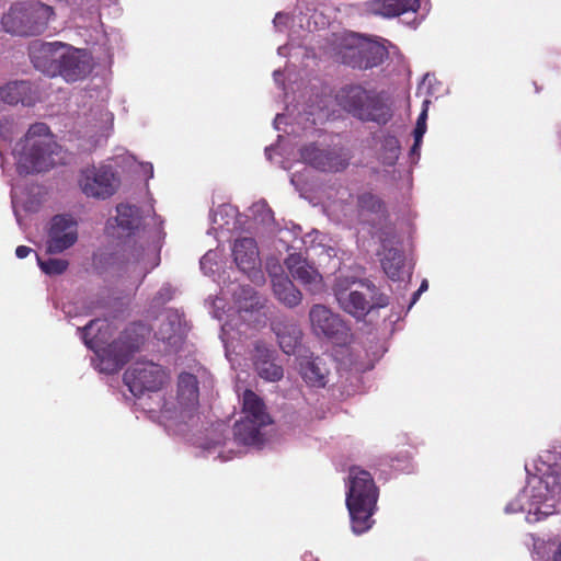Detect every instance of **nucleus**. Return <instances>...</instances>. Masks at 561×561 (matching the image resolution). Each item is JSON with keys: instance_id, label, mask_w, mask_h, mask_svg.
<instances>
[{"instance_id": "393cba45", "label": "nucleus", "mask_w": 561, "mask_h": 561, "mask_svg": "<svg viewBox=\"0 0 561 561\" xmlns=\"http://www.w3.org/2000/svg\"><path fill=\"white\" fill-rule=\"evenodd\" d=\"M0 99L8 104L21 102L24 105L33 103L32 87L26 81H14L0 89Z\"/></svg>"}, {"instance_id": "4c0bfd02", "label": "nucleus", "mask_w": 561, "mask_h": 561, "mask_svg": "<svg viewBox=\"0 0 561 561\" xmlns=\"http://www.w3.org/2000/svg\"><path fill=\"white\" fill-rule=\"evenodd\" d=\"M225 444H226V443H225V440H224V439H221V438H220V439H210V440H208V442L205 444L204 448L207 450V453H208L209 455H211V454H216V453H217V457H218V458H221V459H224V460H227V459H229L230 457H229V456H224L222 451L220 450V447H221L222 445H225Z\"/></svg>"}, {"instance_id": "bb28decb", "label": "nucleus", "mask_w": 561, "mask_h": 561, "mask_svg": "<svg viewBox=\"0 0 561 561\" xmlns=\"http://www.w3.org/2000/svg\"><path fill=\"white\" fill-rule=\"evenodd\" d=\"M263 427L256 426L252 420L241 417L234 424V438L244 445H259L263 440Z\"/></svg>"}, {"instance_id": "b1692460", "label": "nucleus", "mask_w": 561, "mask_h": 561, "mask_svg": "<svg viewBox=\"0 0 561 561\" xmlns=\"http://www.w3.org/2000/svg\"><path fill=\"white\" fill-rule=\"evenodd\" d=\"M421 8V0H375L373 12L385 18H394L407 12H416Z\"/></svg>"}, {"instance_id": "7ed1b4c3", "label": "nucleus", "mask_w": 561, "mask_h": 561, "mask_svg": "<svg viewBox=\"0 0 561 561\" xmlns=\"http://www.w3.org/2000/svg\"><path fill=\"white\" fill-rule=\"evenodd\" d=\"M20 174L46 172L61 161L60 147L43 123L32 125L13 149Z\"/></svg>"}, {"instance_id": "de8ad7c7", "label": "nucleus", "mask_w": 561, "mask_h": 561, "mask_svg": "<svg viewBox=\"0 0 561 561\" xmlns=\"http://www.w3.org/2000/svg\"><path fill=\"white\" fill-rule=\"evenodd\" d=\"M145 173L148 174L149 178H152L153 175V167L151 163H145L141 165Z\"/></svg>"}, {"instance_id": "4be33fe9", "label": "nucleus", "mask_w": 561, "mask_h": 561, "mask_svg": "<svg viewBox=\"0 0 561 561\" xmlns=\"http://www.w3.org/2000/svg\"><path fill=\"white\" fill-rule=\"evenodd\" d=\"M272 329L283 352L286 354L294 353L301 337L299 327L293 321L277 320L273 323Z\"/></svg>"}, {"instance_id": "39448f33", "label": "nucleus", "mask_w": 561, "mask_h": 561, "mask_svg": "<svg viewBox=\"0 0 561 561\" xmlns=\"http://www.w3.org/2000/svg\"><path fill=\"white\" fill-rule=\"evenodd\" d=\"M346 506L350 512L352 529L359 535L371 525L378 493L374 479L368 471L352 468L346 483Z\"/></svg>"}, {"instance_id": "0eeeda50", "label": "nucleus", "mask_w": 561, "mask_h": 561, "mask_svg": "<svg viewBox=\"0 0 561 561\" xmlns=\"http://www.w3.org/2000/svg\"><path fill=\"white\" fill-rule=\"evenodd\" d=\"M337 101L344 110L362 121L386 124L391 117L389 107L362 87L343 89L337 95Z\"/></svg>"}, {"instance_id": "c85d7f7f", "label": "nucleus", "mask_w": 561, "mask_h": 561, "mask_svg": "<svg viewBox=\"0 0 561 561\" xmlns=\"http://www.w3.org/2000/svg\"><path fill=\"white\" fill-rule=\"evenodd\" d=\"M165 320L167 321L163 320V322H161V325L157 333L158 339H160L171 345H175L181 340L180 318L175 313H170V314L165 316Z\"/></svg>"}, {"instance_id": "cd10ccee", "label": "nucleus", "mask_w": 561, "mask_h": 561, "mask_svg": "<svg viewBox=\"0 0 561 561\" xmlns=\"http://www.w3.org/2000/svg\"><path fill=\"white\" fill-rule=\"evenodd\" d=\"M356 50L364 60L358 64L359 67L371 68L381 64L387 56V50L382 45L370 43L363 45L360 48H352Z\"/></svg>"}, {"instance_id": "a878e982", "label": "nucleus", "mask_w": 561, "mask_h": 561, "mask_svg": "<svg viewBox=\"0 0 561 561\" xmlns=\"http://www.w3.org/2000/svg\"><path fill=\"white\" fill-rule=\"evenodd\" d=\"M157 264L156 252L153 250H142L141 254L128 262L126 267L129 273L128 277L135 282H140Z\"/></svg>"}, {"instance_id": "72a5a7b5", "label": "nucleus", "mask_w": 561, "mask_h": 561, "mask_svg": "<svg viewBox=\"0 0 561 561\" xmlns=\"http://www.w3.org/2000/svg\"><path fill=\"white\" fill-rule=\"evenodd\" d=\"M250 211L254 219L261 224L267 225L273 221V213L264 201L254 203Z\"/></svg>"}, {"instance_id": "9d476101", "label": "nucleus", "mask_w": 561, "mask_h": 561, "mask_svg": "<svg viewBox=\"0 0 561 561\" xmlns=\"http://www.w3.org/2000/svg\"><path fill=\"white\" fill-rule=\"evenodd\" d=\"M121 181L112 167L106 164L90 165L82 169L79 176V186L88 197L106 199L113 196Z\"/></svg>"}, {"instance_id": "6ab92c4d", "label": "nucleus", "mask_w": 561, "mask_h": 561, "mask_svg": "<svg viewBox=\"0 0 561 561\" xmlns=\"http://www.w3.org/2000/svg\"><path fill=\"white\" fill-rule=\"evenodd\" d=\"M299 374L313 388H323L329 381L330 368L320 357H304L299 362Z\"/></svg>"}, {"instance_id": "4d7b16f0", "label": "nucleus", "mask_w": 561, "mask_h": 561, "mask_svg": "<svg viewBox=\"0 0 561 561\" xmlns=\"http://www.w3.org/2000/svg\"><path fill=\"white\" fill-rule=\"evenodd\" d=\"M2 135H3V131H2V128H0V136H2Z\"/></svg>"}, {"instance_id": "37998d69", "label": "nucleus", "mask_w": 561, "mask_h": 561, "mask_svg": "<svg viewBox=\"0 0 561 561\" xmlns=\"http://www.w3.org/2000/svg\"><path fill=\"white\" fill-rule=\"evenodd\" d=\"M39 205V201L23 202V208L27 211H35Z\"/></svg>"}, {"instance_id": "49530a36", "label": "nucleus", "mask_w": 561, "mask_h": 561, "mask_svg": "<svg viewBox=\"0 0 561 561\" xmlns=\"http://www.w3.org/2000/svg\"><path fill=\"white\" fill-rule=\"evenodd\" d=\"M20 201L18 198V195L15 192H12V204H13V208H14V213H15V216H16V219H18V222L21 224L20 221V217H19V214H18V205H19Z\"/></svg>"}, {"instance_id": "5701e85b", "label": "nucleus", "mask_w": 561, "mask_h": 561, "mask_svg": "<svg viewBox=\"0 0 561 561\" xmlns=\"http://www.w3.org/2000/svg\"><path fill=\"white\" fill-rule=\"evenodd\" d=\"M242 417L252 420L256 426H266L271 423L263 401L251 390H245L242 394Z\"/></svg>"}, {"instance_id": "f03ea898", "label": "nucleus", "mask_w": 561, "mask_h": 561, "mask_svg": "<svg viewBox=\"0 0 561 561\" xmlns=\"http://www.w3.org/2000/svg\"><path fill=\"white\" fill-rule=\"evenodd\" d=\"M30 56L35 68L68 82L85 78L93 68L91 55L85 49L75 48L60 42L34 43Z\"/></svg>"}, {"instance_id": "ddd939ff", "label": "nucleus", "mask_w": 561, "mask_h": 561, "mask_svg": "<svg viewBox=\"0 0 561 561\" xmlns=\"http://www.w3.org/2000/svg\"><path fill=\"white\" fill-rule=\"evenodd\" d=\"M232 254L238 268L255 284L264 283L256 243L251 238L236 240Z\"/></svg>"}, {"instance_id": "58836bf2", "label": "nucleus", "mask_w": 561, "mask_h": 561, "mask_svg": "<svg viewBox=\"0 0 561 561\" xmlns=\"http://www.w3.org/2000/svg\"><path fill=\"white\" fill-rule=\"evenodd\" d=\"M289 19H290V18H289V15H287V14H284V13H277V14L275 15V18H274V21H273L274 26H275L277 30L282 31L284 27H286V26H287V24H288V22H289Z\"/></svg>"}, {"instance_id": "c03bdc74", "label": "nucleus", "mask_w": 561, "mask_h": 561, "mask_svg": "<svg viewBox=\"0 0 561 561\" xmlns=\"http://www.w3.org/2000/svg\"><path fill=\"white\" fill-rule=\"evenodd\" d=\"M427 288H428V283H427V280H426V279H424V280L421 283V286H420L419 290H417L416 293H414L412 304H414V302L416 301V299L419 298V296H420L423 291L427 290Z\"/></svg>"}, {"instance_id": "2eb2a0df", "label": "nucleus", "mask_w": 561, "mask_h": 561, "mask_svg": "<svg viewBox=\"0 0 561 561\" xmlns=\"http://www.w3.org/2000/svg\"><path fill=\"white\" fill-rule=\"evenodd\" d=\"M252 363L259 377L265 381L276 382L284 376L283 367L275 362L274 351L263 342H255Z\"/></svg>"}, {"instance_id": "f257e3e1", "label": "nucleus", "mask_w": 561, "mask_h": 561, "mask_svg": "<svg viewBox=\"0 0 561 561\" xmlns=\"http://www.w3.org/2000/svg\"><path fill=\"white\" fill-rule=\"evenodd\" d=\"M108 329L105 320H92L83 328L82 339L98 357L95 367L102 373L113 374L124 365L128 355L142 344L147 329L141 324L134 325L117 341L106 345Z\"/></svg>"}, {"instance_id": "a211bd4d", "label": "nucleus", "mask_w": 561, "mask_h": 561, "mask_svg": "<svg viewBox=\"0 0 561 561\" xmlns=\"http://www.w3.org/2000/svg\"><path fill=\"white\" fill-rule=\"evenodd\" d=\"M291 276L305 285L310 291H319L322 287V277L304 257L291 254L286 260Z\"/></svg>"}, {"instance_id": "864d4df0", "label": "nucleus", "mask_w": 561, "mask_h": 561, "mask_svg": "<svg viewBox=\"0 0 561 561\" xmlns=\"http://www.w3.org/2000/svg\"><path fill=\"white\" fill-rule=\"evenodd\" d=\"M280 76H282V72L279 70L274 71L273 77H274L275 82H277V83L279 82Z\"/></svg>"}, {"instance_id": "6e6d98bb", "label": "nucleus", "mask_w": 561, "mask_h": 561, "mask_svg": "<svg viewBox=\"0 0 561 561\" xmlns=\"http://www.w3.org/2000/svg\"><path fill=\"white\" fill-rule=\"evenodd\" d=\"M214 316H215V318H217V319L221 320V316H220V314H218L217 312H215V313H214Z\"/></svg>"}, {"instance_id": "1a4fd4ad", "label": "nucleus", "mask_w": 561, "mask_h": 561, "mask_svg": "<svg viewBox=\"0 0 561 561\" xmlns=\"http://www.w3.org/2000/svg\"><path fill=\"white\" fill-rule=\"evenodd\" d=\"M124 380L135 397L158 392L168 381L165 370L150 360L134 363L124 374Z\"/></svg>"}, {"instance_id": "473e14b6", "label": "nucleus", "mask_w": 561, "mask_h": 561, "mask_svg": "<svg viewBox=\"0 0 561 561\" xmlns=\"http://www.w3.org/2000/svg\"><path fill=\"white\" fill-rule=\"evenodd\" d=\"M383 153L382 159L383 162L391 165L396 162L399 157V141L394 137H387L382 145Z\"/></svg>"}, {"instance_id": "8fccbe9b", "label": "nucleus", "mask_w": 561, "mask_h": 561, "mask_svg": "<svg viewBox=\"0 0 561 561\" xmlns=\"http://www.w3.org/2000/svg\"><path fill=\"white\" fill-rule=\"evenodd\" d=\"M283 121H284V116L278 114L274 121V125H275L276 129H279V125H280V123H283Z\"/></svg>"}, {"instance_id": "dca6fc26", "label": "nucleus", "mask_w": 561, "mask_h": 561, "mask_svg": "<svg viewBox=\"0 0 561 561\" xmlns=\"http://www.w3.org/2000/svg\"><path fill=\"white\" fill-rule=\"evenodd\" d=\"M309 319L317 335L334 337L346 330L342 319L323 305H314L310 309Z\"/></svg>"}, {"instance_id": "c9c22d12", "label": "nucleus", "mask_w": 561, "mask_h": 561, "mask_svg": "<svg viewBox=\"0 0 561 561\" xmlns=\"http://www.w3.org/2000/svg\"><path fill=\"white\" fill-rule=\"evenodd\" d=\"M357 204L363 210L378 211L381 208L380 201L373 194L366 193L357 198Z\"/></svg>"}, {"instance_id": "a19ab883", "label": "nucleus", "mask_w": 561, "mask_h": 561, "mask_svg": "<svg viewBox=\"0 0 561 561\" xmlns=\"http://www.w3.org/2000/svg\"><path fill=\"white\" fill-rule=\"evenodd\" d=\"M311 250H312L316 254L325 252V253H327V255H328L329 257H331V256H335V255H336L335 250H334L333 248H331V247H329L328 249H324L323 247H321V245L319 244V245H312V247H311Z\"/></svg>"}, {"instance_id": "9b49d317", "label": "nucleus", "mask_w": 561, "mask_h": 561, "mask_svg": "<svg viewBox=\"0 0 561 561\" xmlns=\"http://www.w3.org/2000/svg\"><path fill=\"white\" fill-rule=\"evenodd\" d=\"M237 302L238 313L230 314V319L227 320L221 327V340L227 352L229 350V345H231L234 340L240 339L241 335L247 333V325L240 321L249 320L252 318L254 312H257L256 307L259 305V300L251 287L241 288L240 294L237 296Z\"/></svg>"}, {"instance_id": "ea45409f", "label": "nucleus", "mask_w": 561, "mask_h": 561, "mask_svg": "<svg viewBox=\"0 0 561 561\" xmlns=\"http://www.w3.org/2000/svg\"><path fill=\"white\" fill-rule=\"evenodd\" d=\"M156 299L158 300V304H164L165 301L171 299V288L169 286L162 287L159 290Z\"/></svg>"}, {"instance_id": "c756f323", "label": "nucleus", "mask_w": 561, "mask_h": 561, "mask_svg": "<svg viewBox=\"0 0 561 561\" xmlns=\"http://www.w3.org/2000/svg\"><path fill=\"white\" fill-rule=\"evenodd\" d=\"M116 222L117 226L126 232H130L139 226L140 218L139 211L135 206L128 204H119L116 208Z\"/></svg>"}, {"instance_id": "6e6552de", "label": "nucleus", "mask_w": 561, "mask_h": 561, "mask_svg": "<svg viewBox=\"0 0 561 561\" xmlns=\"http://www.w3.org/2000/svg\"><path fill=\"white\" fill-rule=\"evenodd\" d=\"M198 404V386L194 375L183 373L179 376L175 402L158 404V408L149 407V412H159L165 420L180 419L183 422L190 420Z\"/></svg>"}, {"instance_id": "7c9ffc66", "label": "nucleus", "mask_w": 561, "mask_h": 561, "mask_svg": "<svg viewBox=\"0 0 561 561\" xmlns=\"http://www.w3.org/2000/svg\"><path fill=\"white\" fill-rule=\"evenodd\" d=\"M34 34L41 33L54 14L53 8L43 3L27 5Z\"/></svg>"}, {"instance_id": "f704fd0d", "label": "nucleus", "mask_w": 561, "mask_h": 561, "mask_svg": "<svg viewBox=\"0 0 561 561\" xmlns=\"http://www.w3.org/2000/svg\"><path fill=\"white\" fill-rule=\"evenodd\" d=\"M37 260L41 270L48 275H59L64 273L68 266L67 261L61 259H49L47 261Z\"/></svg>"}, {"instance_id": "20e7f679", "label": "nucleus", "mask_w": 561, "mask_h": 561, "mask_svg": "<svg viewBox=\"0 0 561 561\" xmlns=\"http://www.w3.org/2000/svg\"><path fill=\"white\" fill-rule=\"evenodd\" d=\"M561 493V476L549 474L543 480L537 476L528 480L526 488L505 507L506 513L526 512L527 520L535 523L556 511V494Z\"/></svg>"}, {"instance_id": "603ef678", "label": "nucleus", "mask_w": 561, "mask_h": 561, "mask_svg": "<svg viewBox=\"0 0 561 561\" xmlns=\"http://www.w3.org/2000/svg\"><path fill=\"white\" fill-rule=\"evenodd\" d=\"M214 307L216 309H219L221 307H224V300L221 298H217L215 301H214Z\"/></svg>"}, {"instance_id": "a18cd8bd", "label": "nucleus", "mask_w": 561, "mask_h": 561, "mask_svg": "<svg viewBox=\"0 0 561 561\" xmlns=\"http://www.w3.org/2000/svg\"><path fill=\"white\" fill-rule=\"evenodd\" d=\"M233 209L230 206H224L220 207L219 210L215 214V222H217V217L222 215H229L232 214Z\"/></svg>"}, {"instance_id": "aec40b11", "label": "nucleus", "mask_w": 561, "mask_h": 561, "mask_svg": "<svg viewBox=\"0 0 561 561\" xmlns=\"http://www.w3.org/2000/svg\"><path fill=\"white\" fill-rule=\"evenodd\" d=\"M381 266L387 276L393 280H403L404 275L411 276L410 272L405 270L404 256L402 252L390 245L389 242L382 243Z\"/></svg>"}, {"instance_id": "423d86ee", "label": "nucleus", "mask_w": 561, "mask_h": 561, "mask_svg": "<svg viewBox=\"0 0 561 561\" xmlns=\"http://www.w3.org/2000/svg\"><path fill=\"white\" fill-rule=\"evenodd\" d=\"M334 295L340 307L357 319H363L373 308L388 305V297L378 294L373 283L348 276L336 279Z\"/></svg>"}, {"instance_id": "412c9836", "label": "nucleus", "mask_w": 561, "mask_h": 561, "mask_svg": "<svg viewBox=\"0 0 561 561\" xmlns=\"http://www.w3.org/2000/svg\"><path fill=\"white\" fill-rule=\"evenodd\" d=\"M2 25L8 33L16 35H34L27 7L14 5L3 15Z\"/></svg>"}, {"instance_id": "5fc2aeb1", "label": "nucleus", "mask_w": 561, "mask_h": 561, "mask_svg": "<svg viewBox=\"0 0 561 561\" xmlns=\"http://www.w3.org/2000/svg\"><path fill=\"white\" fill-rule=\"evenodd\" d=\"M285 50H286V47H285V46L279 47V48H278V54H279V55H284V54H285Z\"/></svg>"}, {"instance_id": "f3484780", "label": "nucleus", "mask_w": 561, "mask_h": 561, "mask_svg": "<svg viewBox=\"0 0 561 561\" xmlns=\"http://www.w3.org/2000/svg\"><path fill=\"white\" fill-rule=\"evenodd\" d=\"M282 267L277 264L267 263V271L272 279V287L276 298L288 307L297 306L301 301V294L297 290L291 280L279 274Z\"/></svg>"}, {"instance_id": "4468645a", "label": "nucleus", "mask_w": 561, "mask_h": 561, "mask_svg": "<svg viewBox=\"0 0 561 561\" xmlns=\"http://www.w3.org/2000/svg\"><path fill=\"white\" fill-rule=\"evenodd\" d=\"M77 238V222L68 216H55L49 229L47 251L60 253L73 245Z\"/></svg>"}, {"instance_id": "79ce46f5", "label": "nucleus", "mask_w": 561, "mask_h": 561, "mask_svg": "<svg viewBox=\"0 0 561 561\" xmlns=\"http://www.w3.org/2000/svg\"><path fill=\"white\" fill-rule=\"evenodd\" d=\"M32 252V249L25 245H19L15 250V255L19 259L26 257Z\"/></svg>"}, {"instance_id": "e433bc0d", "label": "nucleus", "mask_w": 561, "mask_h": 561, "mask_svg": "<svg viewBox=\"0 0 561 561\" xmlns=\"http://www.w3.org/2000/svg\"><path fill=\"white\" fill-rule=\"evenodd\" d=\"M218 253L216 251H208L201 260V268L205 275H210L215 272L214 265H217Z\"/></svg>"}, {"instance_id": "09e8293b", "label": "nucleus", "mask_w": 561, "mask_h": 561, "mask_svg": "<svg viewBox=\"0 0 561 561\" xmlns=\"http://www.w3.org/2000/svg\"><path fill=\"white\" fill-rule=\"evenodd\" d=\"M310 115L313 116V118H312L313 124H316L318 121H322L325 117V115L322 113L316 114L314 112H310Z\"/></svg>"}, {"instance_id": "2f4dec72", "label": "nucleus", "mask_w": 561, "mask_h": 561, "mask_svg": "<svg viewBox=\"0 0 561 561\" xmlns=\"http://www.w3.org/2000/svg\"><path fill=\"white\" fill-rule=\"evenodd\" d=\"M428 104H430V100H425L423 102V110H422V113L420 114L417 122H416V127L414 129L415 141L411 149L412 154H414L416 152V150L419 149L422 138L426 131V118H427Z\"/></svg>"}, {"instance_id": "f8f14e48", "label": "nucleus", "mask_w": 561, "mask_h": 561, "mask_svg": "<svg viewBox=\"0 0 561 561\" xmlns=\"http://www.w3.org/2000/svg\"><path fill=\"white\" fill-rule=\"evenodd\" d=\"M300 156L305 163L310 164L314 169L330 172L344 170L350 159L342 148L333 147L327 149L314 144L304 147Z\"/></svg>"}, {"instance_id": "3c124183", "label": "nucleus", "mask_w": 561, "mask_h": 561, "mask_svg": "<svg viewBox=\"0 0 561 561\" xmlns=\"http://www.w3.org/2000/svg\"><path fill=\"white\" fill-rule=\"evenodd\" d=\"M554 561H561V543L559 545L558 549L554 552Z\"/></svg>"}]
</instances>
